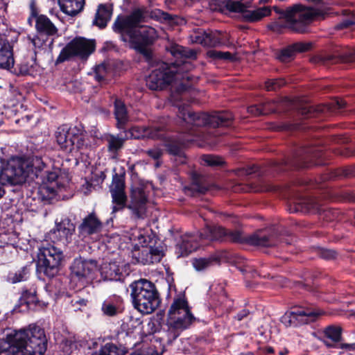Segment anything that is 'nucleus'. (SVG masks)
Instances as JSON below:
<instances>
[{"mask_svg":"<svg viewBox=\"0 0 355 355\" xmlns=\"http://www.w3.org/2000/svg\"><path fill=\"white\" fill-rule=\"evenodd\" d=\"M228 236L235 242H247L252 245L268 247L272 244L269 237L261 232L248 236H243L240 231L228 232L221 226L206 225L202 232L198 235L186 234L182 236L181 242L176 245V254L178 257L188 256L199 246L198 239L202 242L217 241Z\"/></svg>","mask_w":355,"mask_h":355,"instance_id":"1","label":"nucleus"},{"mask_svg":"<svg viewBox=\"0 0 355 355\" xmlns=\"http://www.w3.org/2000/svg\"><path fill=\"white\" fill-rule=\"evenodd\" d=\"M143 19L141 10H135L129 16L116 19L113 29L121 34L123 41L128 42L130 48L148 57L150 52L147 46L155 41L157 34L155 29L150 26L137 28Z\"/></svg>","mask_w":355,"mask_h":355,"instance_id":"2","label":"nucleus"},{"mask_svg":"<svg viewBox=\"0 0 355 355\" xmlns=\"http://www.w3.org/2000/svg\"><path fill=\"white\" fill-rule=\"evenodd\" d=\"M46 343L44 330L31 327L15 332L8 341H0V355H42Z\"/></svg>","mask_w":355,"mask_h":355,"instance_id":"3","label":"nucleus"},{"mask_svg":"<svg viewBox=\"0 0 355 355\" xmlns=\"http://www.w3.org/2000/svg\"><path fill=\"white\" fill-rule=\"evenodd\" d=\"M191 92L185 85H180L171 94V101L178 107L179 116L187 123L196 126L209 125L212 128L228 126L232 120V115L228 112H216L209 115L205 113H195L187 108V102Z\"/></svg>","mask_w":355,"mask_h":355,"instance_id":"4","label":"nucleus"},{"mask_svg":"<svg viewBox=\"0 0 355 355\" xmlns=\"http://www.w3.org/2000/svg\"><path fill=\"white\" fill-rule=\"evenodd\" d=\"M44 166V161L40 157H13L2 164L0 181L5 184H21L28 179L33 180L35 177H37L38 172Z\"/></svg>","mask_w":355,"mask_h":355,"instance_id":"5","label":"nucleus"},{"mask_svg":"<svg viewBox=\"0 0 355 355\" xmlns=\"http://www.w3.org/2000/svg\"><path fill=\"white\" fill-rule=\"evenodd\" d=\"M276 12L279 14V19H284L282 24L280 21H275L270 27L274 31H279L280 28L286 27L293 31L303 33L306 32L308 25L313 20L324 18L325 13L319 8L313 7H302L295 6L286 10L274 8Z\"/></svg>","mask_w":355,"mask_h":355,"instance_id":"6","label":"nucleus"},{"mask_svg":"<svg viewBox=\"0 0 355 355\" xmlns=\"http://www.w3.org/2000/svg\"><path fill=\"white\" fill-rule=\"evenodd\" d=\"M130 288L133 305L141 313H152L159 306V293L155 285L150 281L141 279L132 282Z\"/></svg>","mask_w":355,"mask_h":355,"instance_id":"7","label":"nucleus"},{"mask_svg":"<svg viewBox=\"0 0 355 355\" xmlns=\"http://www.w3.org/2000/svg\"><path fill=\"white\" fill-rule=\"evenodd\" d=\"M63 259V252L60 249L50 243L43 244L37 254V271L48 277H53L59 272Z\"/></svg>","mask_w":355,"mask_h":355,"instance_id":"8","label":"nucleus"},{"mask_svg":"<svg viewBox=\"0 0 355 355\" xmlns=\"http://www.w3.org/2000/svg\"><path fill=\"white\" fill-rule=\"evenodd\" d=\"M45 166L38 172V176L36 178L41 180V186L39 189V193L44 200H50L56 196L58 189L64 187L68 182L69 178L61 172L58 167H54L52 171H43L47 168L44 162Z\"/></svg>","mask_w":355,"mask_h":355,"instance_id":"9","label":"nucleus"},{"mask_svg":"<svg viewBox=\"0 0 355 355\" xmlns=\"http://www.w3.org/2000/svg\"><path fill=\"white\" fill-rule=\"evenodd\" d=\"M87 135L81 128L63 125L55 132L57 143L67 152L73 150H81L87 148Z\"/></svg>","mask_w":355,"mask_h":355,"instance_id":"10","label":"nucleus"},{"mask_svg":"<svg viewBox=\"0 0 355 355\" xmlns=\"http://www.w3.org/2000/svg\"><path fill=\"white\" fill-rule=\"evenodd\" d=\"M193 320L194 317L184 297L174 299L168 311L167 324L169 327L181 331L187 329Z\"/></svg>","mask_w":355,"mask_h":355,"instance_id":"11","label":"nucleus"},{"mask_svg":"<svg viewBox=\"0 0 355 355\" xmlns=\"http://www.w3.org/2000/svg\"><path fill=\"white\" fill-rule=\"evenodd\" d=\"M95 42L94 40L84 37H76L71 40L60 52L58 62H64L73 56L87 58L94 52Z\"/></svg>","mask_w":355,"mask_h":355,"instance_id":"12","label":"nucleus"},{"mask_svg":"<svg viewBox=\"0 0 355 355\" xmlns=\"http://www.w3.org/2000/svg\"><path fill=\"white\" fill-rule=\"evenodd\" d=\"M178 74L168 64L162 62L153 70L146 79L147 86L152 90L162 89L169 85Z\"/></svg>","mask_w":355,"mask_h":355,"instance_id":"13","label":"nucleus"},{"mask_svg":"<svg viewBox=\"0 0 355 355\" xmlns=\"http://www.w3.org/2000/svg\"><path fill=\"white\" fill-rule=\"evenodd\" d=\"M112 197V213L123 210L126 207L127 196L125 192L124 175L114 173L110 186Z\"/></svg>","mask_w":355,"mask_h":355,"instance_id":"14","label":"nucleus"},{"mask_svg":"<svg viewBox=\"0 0 355 355\" xmlns=\"http://www.w3.org/2000/svg\"><path fill=\"white\" fill-rule=\"evenodd\" d=\"M249 7V3L245 4L240 1H230L227 3V8L230 10L241 12L243 19L246 21H257L270 14V9L268 7H262L254 10H248Z\"/></svg>","mask_w":355,"mask_h":355,"instance_id":"15","label":"nucleus"},{"mask_svg":"<svg viewBox=\"0 0 355 355\" xmlns=\"http://www.w3.org/2000/svg\"><path fill=\"white\" fill-rule=\"evenodd\" d=\"M323 314L321 311H313L310 309H300L286 313L281 318L282 322L286 327H297L314 321Z\"/></svg>","mask_w":355,"mask_h":355,"instance_id":"16","label":"nucleus"},{"mask_svg":"<svg viewBox=\"0 0 355 355\" xmlns=\"http://www.w3.org/2000/svg\"><path fill=\"white\" fill-rule=\"evenodd\" d=\"M100 273L105 280L118 281L125 274L128 273V266L119 258L110 262L103 263L100 268Z\"/></svg>","mask_w":355,"mask_h":355,"instance_id":"17","label":"nucleus"},{"mask_svg":"<svg viewBox=\"0 0 355 355\" xmlns=\"http://www.w3.org/2000/svg\"><path fill=\"white\" fill-rule=\"evenodd\" d=\"M147 196L141 187H133L130 193V202L127 207L137 218H144L146 213Z\"/></svg>","mask_w":355,"mask_h":355,"instance_id":"18","label":"nucleus"},{"mask_svg":"<svg viewBox=\"0 0 355 355\" xmlns=\"http://www.w3.org/2000/svg\"><path fill=\"white\" fill-rule=\"evenodd\" d=\"M75 227L69 220L56 223L55 228L50 231L49 236L53 242L68 245L72 240Z\"/></svg>","mask_w":355,"mask_h":355,"instance_id":"19","label":"nucleus"},{"mask_svg":"<svg viewBox=\"0 0 355 355\" xmlns=\"http://www.w3.org/2000/svg\"><path fill=\"white\" fill-rule=\"evenodd\" d=\"M96 268V263L92 260L76 259L71 267L72 278L78 279L84 284Z\"/></svg>","mask_w":355,"mask_h":355,"instance_id":"20","label":"nucleus"},{"mask_svg":"<svg viewBox=\"0 0 355 355\" xmlns=\"http://www.w3.org/2000/svg\"><path fill=\"white\" fill-rule=\"evenodd\" d=\"M342 329L339 326H329L324 330V336L329 338L331 342L324 340V343L329 347H336L339 349H346L353 350L355 349V344H342L338 343L341 340Z\"/></svg>","mask_w":355,"mask_h":355,"instance_id":"21","label":"nucleus"},{"mask_svg":"<svg viewBox=\"0 0 355 355\" xmlns=\"http://www.w3.org/2000/svg\"><path fill=\"white\" fill-rule=\"evenodd\" d=\"M102 227L101 221L94 213H92L83 219V223L79 226V234L85 239L100 232Z\"/></svg>","mask_w":355,"mask_h":355,"instance_id":"22","label":"nucleus"},{"mask_svg":"<svg viewBox=\"0 0 355 355\" xmlns=\"http://www.w3.org/2000/svg\"><path fill=\"white\" fill-rule=\"evenodd\" d=\"M311 48V43L298 42L281 51L278 58L282 62H288L293 58L295 53H301L309 51Z\"/></svg>","mask_w":355,"mask_h":355,"instance_id":"23","label":"nucleus"},{"mask_svg":"<svg viewBox=\"0 0 355 355\" xmlns=\"http://www.w3.org/2000/svg\"><path fill=\"white\" fill-rule=\"evenodd\" d=\"M15 60L12 49L10 44L0 40V68L10 70L13 67Z\"/></svg>","mask_w":355,"mask_h":355,"instance_id":"24","label":"nucleus"},{"mask_svg":"<svg viewBox=\"0 0 355 355\" xmlns=\"http://www.w3.org/2000/svg\"><path fill=\"white\" fill-rule=\"evenodd\" d=\"M163 127L153 126V127H133L129 131L130 136L127 137L133 139H143V138H155L159 136L158 132L162 130Z\"/></svg>","mask_w":355,"mask_h":355,"instance_id":"25","label":"nucleus"},{"mask_svg":"<svg viewBox=\"0 0 355 355\" xmlns=\"http://www.w3.org/2000/svg\"><path fill=\"white\" fill-rule=\"evenodd\" d=\"M85 3V0H58L61 10L70 16H74L80 12Z\"/></svg>","mask_w":355,"mask_h":355,"instance_id":"26","label":"nucleus"},{"mask_svg":"<svg viewBox=\"0 0 355 355\" xmlns=\"http://www.w3.org/2000/svg\"><path fill=\"white\" fill-rule=\"evenodd\" d=\"M112 16V8L110 6L101 4L98 6L93 24L100 28H105Z\"/></svg>","mask_w":355,"mask_h":355,"instance_id":"27","label":"nucleus"},{"mask_svg":"<svg viewBox=\"0 0 355 355\" xmlns=\"http://www.w3.org/2000/svg\"><path fill=\"white\" fill-rule=\"evenodd\" d=\"M169 51L175 59L180 60V62L186 63L184 59H195L196 58V52L194 50L178 44H172L170 46Z\"/></svg>","mask_w":355,"mask_h":355,"instance_id":"28","label":"nucleus"},{"mask_svg":"<svg viewBox=\"0 0 355 355\" xmlns=\"http://www.w3.org/2000/svg\"><path fill=\"white\" fill-rule=\"evenodd\" d=\"M36 28L40 33L53 35L56 33L57 29L49 18L44 15L39 16L36 20Z\"/></svg>","mask_w":355,"mask_h":355,"instance_id":"29","label":"nucleus"},{"mask_svg":"<svg viewBox=\"0 0 355 355\" xmlns=\"http://www.w3.org/2000/svg\"><path fill=\"white\" fill-rule=\"evenodd\" d=\"M220 260V257L215 254L206 258L194 259L192 261V264L196 270L201 271L214 264L219 263Z\"/></svg>","mask_w":355,"mask_h":355,"instance_id":"30","label":"nucleus"},{"mask_svg":"<svg viewBox=\"0 0 355 355\" xmlns=\"http://www.w3.org/2000/svg\"><path fill=\"white\" fill-rule=\"evenodd\" d=\"M114 114L119 128H122L128 119V112L124 103L120 100L114 103Z\"/></svg>","mask_w":355,"mask_h":355,"instance_id":"31","label":"nucleus"},{"mask_svg":"<svg viewBox=\"0 0 355 355\" xmlns=\"http://www.w3.org/2000/svg\"><path fill=\"white\" fill-rule=\"evenodd\" d=\"M338 57L334 55H325L321 58L322 62H336L338 60L343 62H352L355 60V50L351 51L347 53H343L338 55Z\"/></svg>","mask_w":355,"mask_h":355,"instance_id":"32","label":"nucleus"},{"mask_svg":"<svg viewBox=\"0 0 355 355\" xmlns=\"http://www.w3.org/2000/svg\"><path fill=\"white\" fill-rule=\"evenodd\" d=\"M273 102H267L261 107L257 105H252L248 107V112L254 115L267 114L270 112H274Z\"/></svg>","mask_w":355,"mask_h":355,"instance_id":"33","label":"nucleus"},{"mask_svg":"<svg viewBox=\"0 0 355 355\" xmlns=\"http://www.w3.org/2000/svg\"><path fill=\"white\" fill-rule=\"evenodd\" d=\"M130 240L133 241L135 245L144 246L148 243L149 237L142 230H135L131 234Z\"/></svg>","mask_w":355,"mask_h":355,"instance_id":"34","label":"nucleus"},{"mask_svg":"<svg viewBox=\"0 0 355 355\" xmlns=\"http://www.w3.org/2000/svg\"><path fill=\"white\" fill-rule=\"evenodd\" d=\"M142 253H145L147 256L144 263H151L159 261L163 256L162 252L157 248L146 249L142 252Z\"/></svg>","mask_w":355,"mask_h":355,"instance_id":"35","label":"nucleus"},{"mask_svg":"<svg viewBox=\"0 0 355 355\" xmlns=\"http://www.w3.org/2000/svg\"><path fill=\"white\" fill-rule=\"evenodd\" d=\"M101 310L105 315L110 317L114 316L119 312L118 306L109 300L103 303Z\"/></svg>","mask_w":355,"mask_h":355,"instance_id":"36","label":"nucleus"},{"mask_svg":"<svg viewBox=\"0 0 355 355\" xmlns=\"http://www.w3.org/2000/svg\"><path fill=\"white\" fill-rule=\"evenodd\" d=\"M121 352L118 349V347L111 343L105 344L101 350L98 352H96L92 355H120Z\"/></svg>","mask_w":355,"mask_h":355,"instance_id":"37","label":"nucleus"},{"mask_svg":"<svg viewBox=\"0 0 355 355\" xmlns=\"http://www.w3.org/2000/svg\"><path fill=\"white\" fill-rule=\"evenodd\" d=\"M183 144L177 141H173L167 144L168 152L173 155L179 156L181 159L184 158L182 151Z\"/></svg>","mask_w":355,"mask_h":355,"instance_id":"38","label":"nucleus"},{"mask_svg":"<svg viewBox=\"0 0 355 355\" xmlns=\"http://www.w3.org/2000/svg\"><path fill=\"white\" fill-rule=\"evenodd\" d=\"M108 148L110 151L116 152L120 149L123 144V139L114 135H110L107 139Z\"/></svg>","mask_w":355,"mask_h":355,"instance_id":"39","label":"nucleus"},{"mask_svg":"<svg viewBox=\"0 0 355 355\" xmlns=\"http://www.w3.org/2000/svg\"><path fill=\"white\" fill-rule=\"evenodd\" d=\"M204 162L210 166H217L223 164V159L220 157L214 155H206L202 157Z\"/></svg>","mask_w":355,"mask_h":355,"instance_id":"40","label":"nucleus"},{"mask_svg":"<svg viewBox=\"0 0 355 355\" xmlns=\"http://www.w3.org/2000/svg\"><path fill=\"white\" fill-rule=\"evenodd\" d=\"M220 43L221 41L217 33H207L204 40V46H216Z\"/></svg>","mask_w":355,"mask_h":355,"instance_id":"41","label":"nucleus"},{"mask_svg":"<svg viewBox=\"0 0 355 355\" xmlns=\"http://www.w3.org/2000/svg\"><path fill=\"white\" fill-rule=\"evenodd\" d=\"M20 300L22 304L30 306L37 302V297L35 292L26 291L22 293Z\"/></svg>","mask_w":355,"mask_h":355,"instance_id":"42","label":"nucleus"},{"mask_svg":"<svg viewBox=\"0 0 355 355\" xmlns=\"http://www.w3.org/2000/svg\"><path fill=\"white\" fill-rule=\"evenodd\" d=\"M26 278L25 270H19L16 272H10L8 275V281L10 283L15 284L21 281H24Z\"/></svg>","mask_w":355,"mask_h":355,"instance_id":"43","label":"nucleus"},{"mask_svg":"<svg viewBox=\"0 0 355 355\" xmlns=\"http://www.w3.org/2000/svg\"><path fill=\"white\" fill-rule=\"evenodd\" d=\"M207 55L209 58L223 59V60H231L232 56L229 52H221L214 50H209L207 51Z\"/></svg>","mask_w":355,"mask_h":355,"instance_id":"44","label":"nucleus"},{"mask_svg":"<svg viewBox=\"0 0 355 355\" xmlns=\"http://www.w3.org/2000/svg\"><path fill=\"white\" fill-rule=\"evenodd\" d=\"M344 12V15L347 14L349 15L350 16L349 18L343 19L340 24H338L336 26V28L338 29H343L345 28H347L352 24H355V15L351 12H348L347 10H345Z\"/></svg>","mask_w":355,"mask_h":355,"instance_id":"45","label":"nucleus"},{"mask_svg":"<svg viewBox=\"0 0 355 355\" xmlns=\"http://www.w3.org/2000/svg\"><path fill=\"white\" fill-rule=\"evenodd\" d=\"M286 84L284 79L270 80L266 83V88L267 90H276Z\"/></svg>","mask_w":355,"mask_h":355,"instance_id":"46","label":"nucleus"},{"mask_svg":"<svg viewBox=\"0 0 355 355\" xmlns=\"http://www.w3.org/2000/svg\"><path fill=\"white\" fill-rule=\"evenodd\" d=\"M107 73V66L105 64H101L96 66L95 69V78L97 80L101 81L104 79Z\"/></svg>","mask_w":355,"mask_h":355,"instance_id":"47","label":"nucleus"},{"mask_svg":"<svg viewBox=\"0 0 355 355\" xmlns=\"http://www.w3.org/2000/svg\"><path fill=\"white\" fill-rule=\"evenodd\" d=\"M206 35L207 32L204 31H199L191 35L192 42L204 46V40Z\"/></svg>","mask_w":355,"mask_h":355,"instance_id":"48","label":"nucleus"},{"mask_svg":"<svg viewBox=\"0 0 355 355\" xmlns=\"http://www.w3.org/2000/svg\"><path fill=\"white\" fill-rule=\"evenodd\" d=\"M8 3L6 0H0V23L3 21L5 14L7 12Z\"/></svg>","mask_w":355,"mask_h":355,"instance_id":"49","label":"nucleus"},{"mask_svg":"<svg viewBox=\"0 0 355 355\" xmlns=\"http://www.w3.org/2000/svg\"><path fill=\"white\" fill-rule=\"evenodd\" d=\"M146 153L148 155L155 159H158L162 155V151L158 148H154L153 149L148 150L146 151Z\"/></svg>","mask_w":355,"mask_h":355,"instance_id":"50","label":"nucleus"},{"mask_svg":"<svg viewBox=\"0 0 355 355\" xmlns=\"http://www.w3.org/2000/svg\"><path fill=\"white\" fill-rule=\"evenodd\" d=\"M336 252L332 250H322L321 252V256L326 259H331L336 257Z\"/></svg>","mask_w":355,"mask_h":355,"instance_id":"51","label":"nucleus"},{"mask_svg":"<svg viewBox=\"0 0 355 355\" xmlns=\"http://www.w3.org/2000/svg\"><path fill=\"white\" fill-rule=\"evenodd\" d=\"M86 302L84 299H73L71 300V304L75 309H80V306H85Z\"/></svg>","mask_w":355,"mask_h":355,"instance_id":"52","label":"nucleus"},{"mask_svg":"<svg viewBox=\"0 0 355 355\" xmlns=\"http://www.w3.org/2000/svg\"><path fill=\"white\" fill-rule=\"evenodd\" d=\"M32 43L35 47L41 48L43 44V40L36 37L32 40Z\"/></svg>","mask_w":355,"mask_h":355,"instance_id":"53","label":"nucleus"},{"mask_svg":"<svg viewBox=\"0 0 355 355\" xmlns=\"http://www.w3.org/2000/svg\"><path fill=\"white\" fill-rule=\"evenodd\" d=\"M5 184L2 183L1 181H0V199H1L3 198V196L5 195L6 193V191H5V189L3 188V185Z\"/></svg>","mask_w":355,"mask_h":355,"instance_id":"54","label":"nucleus"},{"mask_svg":"<svg viewBox=\"0 0 355 355\" xmlns=\"http://www.w3.org/2000/svg\"><path fill=\"white\" fill-rule=\"evenodd\" d=\"M247 312L245 311H243V312H241V313H239L236 316L237 319L239 320H241L243 319V317L246 316L247 315Z\"/></svg>","mask_w":355,"mask_h":355,"instance_id":"55","label":"nucleus"},{"mask_svg":"<svg viewBox=\"0 0 355 355\" xmlns=\"http://www.w3.org/2000/svg\"><path fill=\"white\" fill-rule=\"evenodd\" d=\"M336 105L338 106V108H342L345 106V103L342 100L340 101H336Z\"/></svg>","mask_w":355,"mask_h":355,"instance_id":"56","label":"nucleus"},{"mask_svg":"<svg viewBox=\"0 0 355 355\" xmlns=\"http://www.w3.org/2000/svg\"><path fill=\"white\" fill-rule=\"evenodd\" d=\"M274 352V349L271 347H267L265 349V353L266 354H272Z\"/></svg>","mask_w":355,"mask_h":355,"instance_id":"57","label":"nucleus"},{"mask_svg":"<svg viewBox=\"0 0 355 355\" xmlns=\"http://www.w3.org/2000/svg\"><path fill=\"white\" fill-rule=\"evenodd\" d=\"M101 178L102 179V181H103L105 179L106 175H105V173L103 172L101 173Z\"/></svg>","mask_w":355,"mask_h":355,"instance_id":"58","label":"nucleus"},{"mask_svg":"<svg viewBox=\"0 0 355 355\" xmlns=\"http://www.w3.org/2000/svg\"><path fill=\"white\" fill-rule=\"evenodd\" d=\"M239 355H254L252 352L241 353Z\"/></svg>","mask_w":355,"mask_h":355,"instance_id":"59","label":"nucleus"},{"mask_svg":"<svg viewBox=\"0 0 355 355\" xmlns=\"http://www.w3.org/2000/svg\"><path fill=\"white\" fill-rule=\"evenodd\" d=\"M178 336V334H174V338H177Z\"/></svg>","mask_w":355,"mask_h":355,"instance_id":"60","label":"nucleus"},{"mask_svg":"<svg viewBox=\"0 0 355 355\" xmlns=\"http://www.w3.org/2000/svg\"><path fill=\"white\" fill-rule=\"evenodd\" d=\"M260 1H262V2H267V1H268V0H260Z\"/></svg>","mask_w":355,"mask_h":355,"instance_id":"61","label":"nucleus"},{"mask_svg":"<svg viewBox=\"0 0 355 355\" xmlns=\"http://www.w3.org/2000/svg\"><path fill=\"white\" fill-rule=\"evenodd\" d=\"M180 71H181V69H178V71H177L176 73H179Z\"/></svg>","mask_w":355,"mask_h":355,"instance_id":"62","label":"nucleus"}]
</instances>
